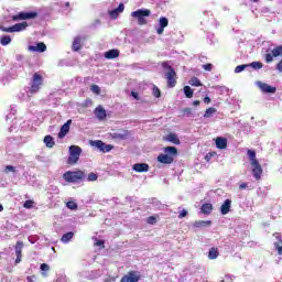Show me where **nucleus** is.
I'll return each instance as SVG.
<instances>
[{
	"label": "nucleus",
	"mask_w": 282,
	"mask_h": 282,
	"mask_svg": "<svg viewBox=\"0 0 282 282\" xmlns=\"http://www.w3.org/2000/svg\"><path fill=\"white\" fill-rule=\"evenodd\" d=\"M87 177V173L85 171H67L63 174V180L67 182V184H78L79 182L85 181Z\"/></svg>",
	"instance_id": "1"
},
{
	"label": "nucleus",
	"mask_w": 282,
	"mask_h": 282,
	"mask_svg": "<svg viewBox=\"0 0 282 282\" xmlns=\"http://www.w3.org/2000/svg\"><path fill=\"white\" fill-rule=\"evenodd\" d=\"M164 153L165 154H159L158 162H160V164H173L175 156L177 155V148L165 147Z\"/></svg>",
	"instance_id": "2"
},
{
	"label": "nucleus",
	"mask_w": 282,
	"mask_h": 282,
	"mask_svg": "<svg viewBox=\"0 0 282 282\" xmlns=\"http://www.w3.org/2000/svg\"><path fill=\"white\" fill-rule=\"evenodd\" d=\"M163 69H166L165 73V79L167 83L169 89H173L175 85H177V73H175V68L173 66L169 65L167 62H163L162 64Z\"/></svg>",
	"instance_id": "3"
},
{
	"label": "nucleus",
	"mask_w": 282,
	"mask_h": 282,
	"mask_svg": "<svg viewBox=\"0 0 282 282\" xmlns=\"http://www.w3.org/2000/svg\"><path fill=\"white\" fill-rule=\"evenodd\" d=\"M132 19H135L138 25H147V17H151V11L149 9H139L131 12Z\"/></svg>",
	"instance_id": "4"
},
{
	"label": "nucleus",
	"mask_w": 282,
	"mask_h": 282,
	"mask_svg": "<svg viewBox=\"0 0 282 282\" xmlns=\"http://www.w3.org/2000/svg\"><path fill=\"white\" fill-rule=\"evenodd\" d=\"M80 153H83V149L80 147L70 145L67 164H70V165L78 164V161L80 160Z\"/></svg>",
	"instance_id": "5"
},
{
	"label": "nucleus",
	"mask_w": 282,
	"mask_h": 282,
	"mask_svg": "<svg viewBox=\"0 0 282 282\" xmlns=\"http://www.w3.org/2000/svg\"><path fill=\"white\" fill-rule=\"evenodd\" d=\"M41 87H43V76L39 73H34L29 91L30 94H39V91H41Z\"/></svg>",
	"instance_id": "6"
},
{
	"label": "nucleus",
	"mask_w": 282,
	"mask_h": 282,
	"mask_svg": "<svg viewBox=\"0 0 282 282\" xmlns=\"http://www.w3.org/2000/svg\"><path fill=\"white\" fill-rule=\"evenodd\" d=\"M90 147H96L101 153H109V151H112L113 145L107 144L102 142V140H90L89 141Z\"/></svg>",
	"instance_id": "7"
},
{
	"label": "nucleus",
	"mask_w": 282,
	"mask_h": 282,
	"mask_svg": "<svg viewBox=\"0 0 282 282\" xmlns=\"http://www.w3.org/2000/svg\"><path fill=\"white\" fill-rule=\"evenodd\" d=\"M39 17V12L31 11V12H20L12 17V21H28L30 19H36Z\"/></svg>",
	"instance_id": "8"
},
{
	"label": "nucleus",
	"mask_w": 282,
	"mask_h": 282,
	"mask_svg": "<svg viewBox=\"0 0 282 282\" xmlns=\"http://www.w3.org/2000/svg\"><path fill=\"white\" fill-rule=\"evenodd\" d=\"M142 279L140 271H129L126 275H123L120 282H139Z\"/></svg>",
	"instance_id": "9"
},
{
	"label": "nucleus",
	"mask_w": 282,
	"mask_h": 282,
	"mask_svg": "<svg viewBox=\"0 0 282 282\" xmlns=\"http://www.w3.org/2000/svg\"><path fill=\"white\" fill-rule=\"evenodd\" d=\"M26 28H28V22H21L9 28L2 26L1 30L2 32L12 33V32H23V30H25Z\"/></svg>",
	"instance_id": "10"
},
{
	"label": "nucleus",
	"mask_w": 282,
	"mask_h": 282,
	"mask_svg": "<svg viewBox=\"0 0 282 282\" xmlns=\"http://www.w3.org/2000/svg\"><path fill=\"white\" fill-rule=\"evenodd\" d=\"M112 140H127L129 138V131L121 129L110 133Z\"/></svg>",
	"instance_id": "11"
},
{
	"label": "nucleus",
	"mask_w": 282,
	"mask_h": 282,
	"mask_svg": "<svg viewBox=\"0 0 282 282\" xmlns=\"http://www.w3.org/2000/svg\"><path fill=\"white\" fill-rule=\"evenodd\" d=\"M29 52H47V45L43 42H39L35 46L34 45H29L28 46Z\"/></svg>",
	"instance_id": "12"
},
{
	"label": "nucleus",
	"mask_w": 282,
	"mask_h": 282,
	"mask_svg": "<svg viewBox=\"0 0 282 282\" xmlns=\"http://www.w3.org/2000/svg\"><path fill=\"white\" fill-rule=\"evenodd\" d=\"M94 113L97 120H100L101 122L102 120H107V110H105L102 106H98L97 108H95Z\"/></svg>",
	"instance_id": "13"
},
{
	"label": "nucleus",
	"mask_w": 282,
	"mask_h": 282,
	"mask_svg": "<svg viewBox=\"0 0 282 282\" xmlns=\"http://www.w3.org/2000/svg\"><path fill=\"white\" fill-rule=\"evenodd\" d=\"M85 37L76 36L73 41L72 51L73 52H80L83 50V42Z\"/></svg>",
	"instance_id": "14"
},
{
	"label": "nucleus",
	"mask_w": 282,
	"mask_h": 282,
	"mask_svg": "<svg viewBox=\"0 0 282 282\" xmlns=\"http://www.w3.org/2000/svg\"><path fill=\"white\" fill-rule=\"evenodd\" d=\"M72 126V119L67 120L62 127L58 132V138L63 139L69 133V127Z\"/></svg>",
	"instance_id": "15"
},
{
	"label": "nucleus",
	"mask_w": 282,
	"mask_h": 282,
	"mask_svg": "<svg viewBox=\"0 0 282 282\" xmlns=\"http://www.w3.org/2000/svg\"><path fill=\"white\" fill-rule=\"evenodd\" d=\"M251 166H253L252 169L253 177L256 180H261V175H263V169H261V164L259 162L252 163Z\"/></svg>",
	"instance_id": "16"
},
{
	"label": "nucleus",
	"mask_w": 282,
	"mask_h": 282,
	"mask_svg": "<svg viewBox=\"0 0 282 282\" xmlns=\"http://www.w3.org/2000/svg\"><path fill=\"white\" fill-rule=\"evenodd\" d=\"M132 169L137 173H147V172H149V164H147V163H135L132 166Z\"/></svg>",
	"instance_id": "17"
},
{
	"label": "nucleus",
	"mask_w": 282,
	"mask_h": 282,
	"mask_svg": "<svg viewBox=\"0 0 282 282\" xmlns=\"http://www.w3.org/2000/svg\"><path fill=\"white\" fill-rule=\"evenodd\" d=\"M105 58H107L108 61H111L113 58H118L120 56V51L119 50H116V48H112V50H109L107 51L105 54H104Z\"/></svg>",
	"instance_id": "18"
},
{
	"label": "nucleus",
	"mask_w": 282,
	"mask_h": 282,
	"mask_svg": "<svg viewBox=\"0 0 282 282\" xmlns=\"http://www.w3.org/2000/svg\"><path fill=\"white\" fill-rule=\"evenodd\" d=\"M232 206V200L226 199L224 204L220 206L221 215H228L230 213V207Z\"/></svg>",
	"instance_id": "19"
},
{
	"label": "nucleus",
	"mask_w": 282,
	"mask_h": 282,
	"mask_svg": "<svg viewBox=\"0 0 282 282\" xmlns=\"http://www.w3.org/2000/svg\"><path fill=\"white\" fill-rule=\"evenodd\" d=\"M120 12H124V4L120 3L118 8L109 11V17H111V19H118Z\"/></svg>",
	"instance_id": "20"
},
{
	"label": "nucleus",
	"mask_w": 282,
	"mask_h": 282,
	"mask_svg": "<svg viewBox=\"0 0 282 282\" xmlns=\"http://www.w3.org/2000/svg\"><path fill=\"white\" fill-rule=\"evenodd\" d=\"M260 89L263 94H276V87L270 86L268 84H260Z\"/></svg>",
	"instance_id": "21"
},
{
	"label": "nucleus",
	"mask_w": 282,
	"mask_h": 282,
	"mask_svg": "<svg viewBox=\"0 0 282 282\" xmlns=\"http://www.w3.org/2000/svg\"><path fill=\"white\" fill-rule=\"evenodd\" d=\"M44 144L45 147H47V149H54V147L56 145V142L54 141V137L50 134L45 135Z\"/></svg>",
	"instance_id": "22"
},
{
	"label": "nucleus",
	"mask_w": 282,
	"mask_h": 282,
	"mask_svg": "<svg viewBox=\"0 0 282 282\" xmlns=\"http://www.w3.org/2000/svg\"><path fill=\"white\" fill-rule=\"evenodd\" d=\"M216 147L217 149H221V150L226 149L228 147V139L218 137L216 139Z\"/></svg>",
	"instance_id": "23"
},
{
	"label": "nucleus",
	"mask_w": 282,
	"mask_h": 282,
	"mask_svg": "<svg viewBox=\"0 0 282 282\" xmlns=\"http://www.w3.org/2000/svg\"><path fill=\"white\" fill-rule=\"evenodd\" d=\"M200 213H203V215H210V213H213V204L210 203L203 204L200 207Z\"/></svg>",
	"instance_id": "24"
},
{
	"label": "nucleus",
	"mask_w": 282,
	"mask_h": 282,
	"mask_svg": "<svg viewBox=\"0 0 282 282\" xmlns=\"http://www.w3.org/2000/svg\"><path fill=\"white\" fill-rule=\"evenodd\" d=\"M206 226H213L210 220H196L194 223V228H206Z\"/></svg>",
	"instance_id": "25"
},
{
	"label": "nucleus",
	"mask_w": 282,
	"mask_h": 282,
	"mask_svg": "<svg viewBox=\"0 0 282 282\" xmlns=\"http://www.w3.org/2000/svg\"><path fill=\"white\" fill-rule=\"evenodd\" d=\"M165 140L167 142H172V144H180V138H177V134L170 133L165 137Z\"/></svg>",
	"instance_id": "26"
},
{
	"label": "nucleus",
	"mask_w": 282,
	"mask_h": 282,
	"mask_svg": "<svg viewBox=\"0 0 282 282\" xmlns=\"http://www.w3.org/2000/svg\"><path fill=\"white\" fill-rule=\"evenodd\" d=\"M247 155L249 156L251 164H257L259 162V160H257V152L254 150L247 151Z\"/></svg>",
	"instance_id": "27"
},
{
	"label": "nucleus",
	"mask_w": 282,
	"mask_h": 282,
	"mask_svg": "<svg viewBox=\"0 0 282 282\" xmlns=\"http://www.w3.org/2000/svg\"><path fill=\"white\" fill-rule=\"evenodd\" d=\"M72 239H74V232L68 231L62 236L61 241L63 243H69V241H72Z\"/></svg>",
	"instance_id": "28"
},
{
	"label": "nucleus",
	"mask_w": 282,
	"mask_h": 282,
	"mask_svg": "<svg viewBox=\"0 0 282 282\" xmlns=\"http://www.w3.org/2000/svg\"><path fill=\"white\" fill-rule=\"evenodd\" d=\"M217 257H219V249L215 247L210 248L208 252V259L215 260Z\"/></svg>",
	"instance_id": "29"
},
{
	"label": "nucleus",
	"mask_w": 282,
	"mask_h": 282,
	"mask_svg": "<svg viewBox=\"0 0 282 282\" xmlns=\"http://www.w3.org/2000/svg\"><path fill=\"white\" fill-rule=\"evenodd\" d=\"M278 241L274 242V248L278 251V254L282 256V237H276Z\"/></svg>",
	"instance_id": "30"
},
{
	"label": "nucleus",
	"mask_w": 282,
	"mask_h": 282,
	"mask_svg": "<svg viewBox=\"0 0 282 282\" xmlns=\"http://www.w3.org/2000/svg\"><path fill=\"white\" fill-rule=\"evenodd\" d=\"M22 251H23V241H18L15 245V254L17 257L22 258Z\"/></svg>",
	"instance_id": "31"
},
{
	"label": "nucleus",
	"mask_w": 282,
	"mask_h": 282,
	"mask_svg": "<svg viewBox=\"0 0 282 282\" xmlns=\"http://www.w3.org/2000/svg\"><path fill=\"white\" fill-rule=\"evenodd\" d=\"M0 43L1 45H10V43H12V37H10V35H3L0 37Z\"/></svg>",
	"instance_id": "32"
},
{
	"label": "nucleus",
	"mask_w": 282,
	"mask_h": 282,
	"mask_svg": "<svg viewBox=\"0 0 282 282\" xmlns=\"http://www.w3.org/2000/svg\"><path fill=\"white\" fill-rule=\"evenodd\" d=\"M66 208L69 210H78V204H76L74 200H69L66 203Z\"/></svg>",
	"instance_id": "33"
},
{
	"label": "nucleus",
	"mask_w": 282,
	"mask_h": 282,
	"mask_svg": "<svg viewBox=\"0 0 282 282\" xmlns=\"http://www.w3.org/2000/svg\"><path fill=\"white\" fill-rule=\"evenodd\" d=\"M159 25L160 28H169V19H166L165 17H161L159 19Z\"/></svg>",
	"instance_id": "34"
},
{
	"label": "nucleus",
	"mask_w": 282,
	"mask_h": 282,
	"mask_svg": "<svg viewBox=\"0 0 282 282\" xmlns=\"http://www.w3.org/2000/svg\"><path fill=\"white\" fill-rule=\"evenodd\" d=\"M274 58L282 56V45H279L272 50Z\"/></svg>",
	"instance_id": "35"
},
{
	"label": "nucleus",
	"mask_w": 282,
	"mask_h": 282,
	"mask_svg": "<svg viewBox=\"0 0 282 282\" xmlns=\"http://www.w3.org/2000/svg\"><path fill=\"white\" fill-rule=\"evenodd\" d=\"M248 67H252L253 69H263V63L252 62L251 64H248Z\"/></svg>",
	"instance_id": "36"
},
{
	"label": "nucleus",
	"mask_w": 282,
	"mask_h": 282,
	"mask_svg": "<svg viewBox=\"0 0 282 282\" xmlns=\"http://www.w3.org/2000/svg\"><path fill=\"white\" fill-rule=\"evenodd\" d=\"M189 85H192V87H202V82L197 77H192Z\"/></svg>",
	"instance_id": "37"
},
{
	"label": "nucleus",
	"mask_w": 282,
	"mask_h": 282,
	"mask_svg": "<svg viewBox=\"0 0 282 282\" xmlns=\"http://www.w3.org/2000/svg\"><path fill=\"white\" fill-rule=\"evenodd\" d=\"M158 217L159 216H149L147 218V224H149L150 226H155V224H158Z\"/></svg>",
	"instance_id": "38"
},
{
	"label": "nucleus",
	"mask_w": 282,
	"mask_h": 282,
	"mask_svg": "<svg viewBox=\"0 0 282 282\" xmlns=\"http://www.w3.org/2000/svg\"><path fill=\"white\" fill-rule=\"evenodd\" d=\"M213 113H217V109L216 108H208V109H206V111L204 113V118H210V116H213Z\"/></svg>",
	"instance_id": "39"
},
{
	"label": "nucleus",
	"mask_w": 282,
	"mask_h": 282,
	"mask_svg": "<svg viewBox=\"0 0 282 282\" xmlns=\"http://www.w3.org/2000/svg\"><path fill=\"white\" fill-rule=\"evenodd\" d=\"M184 94L186 96V98H193V90L191 89V86H185L184 88Z\"/></svg>",
	"instance_id": "40"
},
{
	"label": "nucleus",
	"mask_w": 282,
	"mask_h": 282,
	"mask_svg": "<svg viewBox=\"0 0 282 282\" xmlns=\"http://www.w3.org/2000/svg\"><path fill=\"white\" fill-rule=\"evenodd\" d=\"M87 182H98V174L91 172L87 176Z\"/></svg>",
	"instance_id": "41"
},
{
	"label": "nucleus",
	"mask_w": 282,
	"mask_h": 282,
	"mask_svg": "<svg viewBox=\"0 0 282 282\" xmlns=\"http://www.w3.org/2000/svg\"><path fill=\"white\" fill-rule=\"evenodd\" d=\"M247 67H248V64L238 65V66L235 68V73H236V74H241V72H243V69H246Z\"/></svg>",
	"instance_id": "42"
},
{
	"label": "nucleus",
	"mask_w": 282,
	"mask_h": 282,
	"mask_svg": "<svg viewBox=\"0 0 282 282\" xmlns=\"http://www.w3.org/2000/svg\"><path fill=\"white\" fill-rule=\"evenodd\" d=\"M90 90L93 91V94H96L97 96L100 95V87L96 84H93L90 86Z\"/></svg>",
	"instance_id": "43"
},
{
	"label": "nucleus",
	"mask_w": 282,
	"mask_h": 282,
	"mask_svg": "<svg viewBox=\"0 0 282 282\" xmlns=\"http://www.w3.org/2000/svg\"><path fill=\"white\" fill-rule=\"evenodd\" d=\"M152 94L154 98H160V96H162V93L160 91V88H158V86L153 87Z\"/></svg>",
	"instance_id": "44"
},
{
	"label": "nucleus",
	"mask_w": 282,
	"mask_h": 282,
	"mask_svg": "<svg viewBox=\"0 0 282 282\" xmlns=\"http://www.w3.org/2000/svg\"><path fill=\"white\" fill-rule=\"evenodd\" d=\"M264 58H265V63H272V61H274V55H273V53L272 54L267 53L264 55Z\"/></svg>",
	"instance_id": "45"
},
{
	"label": "nucleus",
	"mask_w": 282,
	"mask_h": 282,
	"mask_svg": "<svg viewBox=\"0 0 282 282\" xmlns=\"http://www.w3.org/2000/svg\"><path fill=\"white\" fill-rule=\"evenodd\" d=\"M33 206H34V200L32 199L25 200L23 204L24 208H32Z\"/></svg>",
	"instance_id": "46"
},
{
	"label": "nucleus",
	"mask_w": 282,
	"mask_h": 282,
	"mask_svg": "<svg viewBox=\"0 0 282 282\" xmlns=\"http://www.w3.org/2000/svg\"><path fill=\"white\" fill-rule=\"evenodd\" d=\"M216 153L215 152H209L205 155V160L206 162H210V160H213V158H215Z\"/></svg>",
	"instance_id": "47"
},
{
	"label": "nucleus",
	"mask_w": 282,
	"mask_h": 282,
	"mask_svg": "<svg viewBox=\"0 0 282 282\" xmlns=\"http://www.w3.org/2000/svg\"><path fill=\"white\" fill-rule=\"evenodd\" d=\"M40 270H42V272H50V264L42 263Z\"/></svg>",
	"instance_id": "48"
},
{
	"label": "nucleus",
	"mask_w": 282,
	"mask_h": 282,
	"mask_svg": "<svg viewBox=\"0 0 282 282\" xmlns=\"http://www.w3.org/2000/svg\"><path fill=\"white\" fill-rule=\"evenodd\" d=\"M187 215H188V210L183 209L178 214V219H184V217H187Z\"/></svg>",
	"instance_id": "49"
},
{
	"label": "nucleus",
	"mask_w": 282,
	"mask_h": 282,
	"mask_svg": "<svg viewBox=\"0 0 282 282\" xmlns=\"http://www.w3.org/2000/svg\"><path fill=\"white\" fill-rule=\"evenodd\" d=\"M17 171V169L12 165H7L6 166V173H14Z\"/></svg>",
	"instance_id": "50"
},
{
	"label": "nucleus",
	"mask_w": 282,
	"mask_h": 282,
	"mask_svg": "<svg viewBox=\"0 0 282 282\" xmlns=\"http://www.w3.org/2000/svg\"><path fill=\"white\" fill-rule=\"evenodd\" d=\"M203 69H205V72H213V64L203 65Z\"/></svg>",
	"instance_id": "51"
},
{
	"label": "nucleus",
	"mask_w": 282,
	"mask_h": 282,
	"mask_svg": "<svg viewBox=\"0 0 282 282\" xmlns=\"http://www.w3.org/2000/svg\"><path fill=\"white\" fill-rule=\"evenodd\" d=\"M95 246H98L99 248H105V241L104 240H97Z\"/></svg>",
	"instance_id": "52"
},
{
	"label": "nucleus",
	"mask_w": 282,
	"mask_h": 282,
	"mask_svg": "<svg viewBox=\"0 0 282 282\" xmlns=\"http://www.w3.org/2000/svg\"><path fill=\"white\" fill-rule=\"evenodd\" d=\"M275 69H278V72L282 73V58H281V61L276 64Z\"/></svg>",
	"instance_id": "53"
},
{
	"label": "nucleus",
	"mask_w": 282,
	"mask_h": 282,
	"mask_svg": "<svg viewBox=\"0 0 282 282\" xmlns=\"http://www.w3.org/2000/svg\"><path fill=\"white\" fill-rule=\"evenodd\" d=\"M246 188H248V183H241V184L239 185V189H240V191H246Z\"/></svg>",
	"instance_id": "54"
},
{
	"label": "nucleus",
	"mask_w": 282,
	"mask_h": 282,
	"mask_svg": "<svg viewBox=\"0 0 282 282\" xmlns=\"http://www.w3.org/2000/svg\"><path fill=\"white\" fill-rule=\"evenodd\" d=\"M115 281H116V278H113V276H111V275L107 276V278L104 280V282H115Z\"/></svg>",
	"instance_id": "55"
},
{
	"label": "nucleus",
	"mask_w": 282,
	"mask_h": 282,
	"mask_svg": "<svg viewBox=\"0 0 282 282\" xmlns=\"http://www.w3.org/2000/svg\"><path fill=\"white\" fill-rule=\"evenodd\" d=\"M131 96H132V98H134L135 100H140V95H139L138 93L132 91V93H131Z\"/></svg>",
	"instance_id": "56"
},
{
	"label": "nucleus",
	"mask_w": 282,
	"mask_h": 282,
	"mask_svg": "<svg viewBox=\"0 0 282 282\" xmlns=\"http://www.w3.org/2000/svg\"><path fill=\"white\" fill-rule=\"evenodd\" d=\"M183 113L192 115L193 110L191 108H184Z\"/></svg>",
	"instance_id": "57"
},
{
	"label": "nucleus",
	"mask_w": 282,
	"mask_h": 282,
	"mask_svg": "<svg viewBox=\"0 0 282 282\" xmlns=\"http://www.w3.org/2000/svg\"><path fill=\"white\" fill-rule=\"evenodd\" d=\"M203 101L205 102V105H210L212 99H210V97H205V98L203 99Z\"/></svg>",
	"instance_id": "58"
},
{
	"label": "nucleus",
	"mask_w": 282,
	"mask_h": 282,
	"mask_svg": "<svg viewBox=\"0 0 282 282\" xmlns=\"http://www.w3.org/2000/svg\"><path fill=\"white\" fill-rule=\"evenodd\" d=\"M34 279H36V275H29V276L26 278V281H29V282H34Z\"/></svg>",
	"instance_id": "59"
},
{
	"label": "nucleus",
	"mask_w": 282,
	"mask_h": 282,
	"mask_svg": "<svg viewBox=\"0 0 282 282\" xmlns=\"http://www.w3.org/2000/svg\"><path fill=\"white\" fill-rule=\"evenodd\" d=\"M156 33H158V34H164V28L160 26V28L156 30Z\"/></svg>",
	"instance_id": "60"
},
{
	"label": "nucleus",
	"mask_w": 282,
	"mask_h": 282,
	"mask_svg": "<svg viewBox=\"0 0 282 282\" xmlns=\"http://www.w3.org/2000/svg\"><path fill=\"white\" fill-rule=\"evenodd\" d=\"M193 105H194V107H199V105H202V101H199V100H194Z\"/></svg>",
	"instance_id": "61"
},
{
	"label": "nucleus",
	"mask_w": 282,
	"mask_h": 282,
	"mask_svg": "<svg viewBox=\"0 0 282 282\" xmlns=\"http://www.w3.org/2000/svg\"><path fill=\"white\" fill-rule=\"evenodd\" d=\"M15 263H21V257H17Z\"/></svg>",
	"instance_id": "62"
},
{
	"label": "nucleus",
	"mask_w": 282,
	"mask_h": 282,
	"mask_svg": "<svg viewBox=\"0 0 282 282\" xmlns=\"http://www.w3.org/2000/svg\"><path fill=\"white\" fill-rule=\"evenodd\" d=\"M3 210V205L0 204V213Z\"/></svg>",
	"instance_id": "63"
},
{
	"label": "nucleus",
	"mask_w": 282,
	"mask_h": 282,
	"mask_svg": "<svg viewBox=\"0 0 282 282\" xmlns=\"http://www.w3.org/2000/svg\"><path fill=\"white\" fill-rule=\"evenodd\" d=\"M65 6H66V8H69V2H66Z\"/></svg>",
	"instance_id": "64"
}]
</instances>
